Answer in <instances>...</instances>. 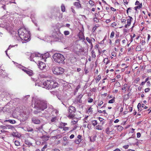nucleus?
I'll list each match as a JSON object with an SVG mask.
<instances>
[{
	"instance_id": "37",
	"label": "nucleus",
	"mask_w": 151,
	"mask_h": 151,
	"mask_svg": "<svg viewBox=\"0 0 151 151\" xmlns=\"http://www.w3.org/2000/svg\"><path fill=\"white\" fill-rule=\"evenodd\" d=\"M93 20L94 22L96 23H97L99 22V20L96 17H94L93 18Z\"/></svg>"
},
{
	"instance_id": "2",
	"label": "nucleus",
	"mask_w": 151,
	"mask_h": 151,
	"mask_svg": "<svg viewBox=\"0 0 151 151\" xmlns=\"http://www.w3.org/2000/svg\"><path fill=\"white\" fill-rule=\"evenodd\" d=\"M47 102L44 100L36 99L35 104V108L42 111L46 109L47 106Z\"/></svg>"
},
{
	"instance_id": "45",
	"label": "nucleus",
	"mask_w": 151,
	"mask_h": 151,
	"mask_svg": "<svg viewBox=\"0 0 151 151\" xmlns=\"http://www.w3.org/2000/svg\"><path fill=\"white\" fill-rule=\"evenodd\" d=\"M141 135V133L140 132H138L137 134V138H139Z\"/></svg>"
},
{
	"instance_id": "22",
	"label": "nucleus",
	"mask_w": 151,
	"mask_h": 151,
	"mask_svg": "<svg viewBox=\"0 0 151 151\" xmlns=\"http://www.w3.org/2000/svg\"><path fill=\"white\" fill-rule=\"evenodd\" d=\"M81 140L82 139H76L75 140L74 142L76 144H78L81 142Z\"/></svg>"
},
{
	"instance_id": "58",
	"label": "nucleus",
	"mask_w": 151,
	"mask_h": 151,
	"mask_svg": "<svg viewBox=\"0 0 151 151\" xmlns=\"http://www.w3.org/2000/svg\"><path fill=\"white\" fill-rule=\"evenodd\" d=\"M145 43V40H142V45H144Z\"/></svg>"
},
{
	"instance_id": "6",
	"label": "nucleus",
	"mask_w": 151,
	"mask_h": 151,
	"mask_svg": "<svg viewBox=\"0 0 151 151\" xmlns=\"http://www.w3.org/2000/svg\"><path fill=\"white\" fill-rule=\"evenodd\" d=\"M68 117L70 119H73L75 116V113L76 110L75 107L73 106H70L69 107L68 109Z\"/></svg>"
},
{
	"instance_id": "10",
	"label": "nucleus",
	"mask_w": 151,
	"mask_h": 151,
	"mask_svg": "<svg viewBox=\"0 0 151 151\" xmlns=\"http://www.w3.org/2000/svg\"><path fill=\"white\" fill-rule=\"evenodd\" d=\"M41 138L42 139V140L43 141H47L48 140L49 137L48 136L44 135L41 137Z\"/></svg>"
},
{
	"instance_id": "31",
	"label": "nucleus",
	"mask_w": 151,
	"mask_h": 151,
	"mask_svg": "<svg viewBox=\"0 0 151 151\" xmlns=\"http://www.w3.org/2000/svg\"><path fill=\"white\" fill-rule=\"evenodd\" d=\"M61 136L60 135L58 134L56 136H54L52 137L54 138L55 139H58V138H60L61 137Z\"/></svg>"
},
{
	"instance_id": "33",
	"label": "nucleus",
	"mask_w": 151,
	"mask_h": 151,
	"mask_svg": "<svg viewBox=\"0 0 151 151\" xmlns=\"http://www.w3.org/2000/svg\"><path fill=\"white\" fill-rule=\"evenodd\" d=\"M15 145L16 146H19L20 145L19 142L18 141H16L15 142Z\"/></svg>"
},
{
	"instance_id": "16",
	"label": "nucleus",
	"mask_w": 151,
	"mask_h": 151,
	"mask_svg": "<svg viewBox=\"0 0 151 151\" xmlns=\"http://www.w3.org/2000/svg\"><path fill=\"white\" fill-rule=\"evenodd\" d=\"M142 50L141 46L140 45H138L136 48V50L138 51H141Z\"/></svg>"
},
{
	"instance_id": "32",
	"label": "nucleus",
	"mask_w": 151,
	"mask_h": 151,
	"mask_svg": "<svg viewBox=\"0 0 151 151\" xmlns=\"http://www.w3.org/2000/svg\"><path fill=\"white\" fill-rule=\"evenodd\" d=\"M114 98L111 99V100H110L109 102V103H113L115 102V100H114Z\"/></svg>"
},
{
	"instance_id": "14",
	"label": "nucleus",
	"mask_w": 151,
	"mask_h": 151,
	"mask_svg": "<svg viewBox=\"0 0 151 151\" xmlns=\"http://www.w3.org/2000/svg\"><path fill=\"white\" fill-rule=\"evenodd\" d=\"M114 126L117 127V129L119 131H121L123 129V127L120 125L115 126Z\"/></svg>"
},
{
	"instance_id": "18",
	"label": "nucleus",
	"mask_w": 151,
	"mask_h": 151,
	"mask_svg": "<svg viewBox=\"0 0 151 151\" xmlns=\"http://www.w3.org/2000/svg\"><path fill=\"white\" fill-rule=\"evenodd\" d=\"M61 11L62 12H64L65 10V5L63 4H62L61 6Z\"/></svg>"
},
{
	"instance_id": "4",
	"label": "nucleus",
	"mask_w": 151,
	"mask_h": 151,
	"mask_svg": "<svg viewBox=\"0 0 151 151\" xmlns=\"http://www.w3.org/2000/svg\"><path fill=\"white\" fill-rule=\"evenodd\" d=\"M52 58L54 61L58 63H62L65 60L63 55L59 53L54 54L52 56Z\"/></svg>"
},
{
	"instance_id": "40",
	"label": "nucleus",
	"mask_w": 151,
	"mask_h": 151,
	"mask_svg": "<svg viewBox=\"0 0 151 151\" xmlns=\"http://www.w3.org/2000/svg\"><path fill=\"white\" fill-rule=\"evenodd\" d=\"M47 147V145H45L42 148V149L41 150L42 151H45V149Z\"/></svg>"
},
{
	"instance_id": "35",
	"label": "nucleus",
	"mask_w": 151,
	"mask_h": 151,
	"mask_svg": "<svg viewBox=\"0 0 151 151\" xmlns=\"http://www.w3.org/2000/svg\"><path fill=\"white\" fill-rule=\"evenodd\" d=\"M57 119V117H55L52 118L51 119V121L52 122H54Z\"/></svg>"
},
{
	"instance_id": "56",
	"label": "nucleus",
	"mask_w": 151,
	"mask_h": 151,
	"mask_svg": "<svg viewBox=\"0 0 151 151\" xmlns=\"http://www.w3.org/2000/svg\"><path fill=\"white\" fill-rule=\"evenodd\" d=\"M147 86H150L151 85L149 81L147 82Z\"/></svg>"
},
{
	"instance_id": "25",
	"label": "nucleus",
	"mask_w": 151,
	"mask_h": 151,
	"mask_svg": "<svg viewBox=\"0 0 151 151\" xmlns=\"http://www.w3.org/2000/svg\"><path fill=\"white\" fill-rule=\"evenodd\" d=\"M96 129H98V130H101L102 129V126L100 125H97L96 126Z\"/></svg>"
},
{
	"instance_id": "30",
	"label": "nucleus",
	"mask_w": 151,
	"mask_h": 151,
	"mask_svg": "<svg viewBox=\"0 0 151 151\" xmlns=\"http://www.w3.org/2000/svg\"><path fill=\"white\" fill-rule=\"evenodd\" d=\"M127 84H124L123 86L124 87H123L122 88V90H125V91H126V88L127 87Z\"/></svg>"
},
{
	"instance_id": "41",
	"label": "nucleus",
	"mask_w": 151,
	"mask_h": 151,
	"mask_svg": "<svg viewBox=\"0 0 151 151\" xmlns=\"http://www.w3.org/2000/svg\"><path fill=\"white\" fill-rule=\"evenodd\" d=\"M93 109L91 107H90L87 111V112H92L93 111Z\"/></svg>"
},
{
	"instance_id": "55",
	"label": "nucleus",
	"mask_w": 151,
	"mask_h": 151,
	"mask_svg": "<svg viewBox=\"0 0 151 151\" xmlns=\"http://www.w3.org/2000/svg\"><path fill=\"white\" fill-rule=\"evenodd\" d=\"M103 103V101H101L99 104H98L99 106H101L102 104Z\"/></svg>"
},
{
	"instance_id": "53",
	"label": "nucleus",
	"mask_w": 151,
	"mask_h": 151,
	"mask_svg": "<svg viewBox=\"0 0 151 151\" xmlns=\"http://www.w3.org/2000/svg\"><path fill=\"white\" fill-rule=\"evenodd\" d=\"M74 137V135L73 134H71L70 136V139H73V138Z\"/></svg>"
},
{
	"instance_id": "7",
	"label": "nucleus",
	"mask_w": 151,
	"mask_h": 151,
	"mask_svg": "<svg viewBox=\"0 0 151 151\" xmlns=\"http://www.w3.org/2000/svg\"><path fill=\"white\" fill-rule=\"evenodd\" d=\"M22 70L30 76H32L34 74L32 70L27 68H24V69H22Z\"/></svg>"
},
{
	"instance_id": "1",
	"label": "nucleus",
	"mask_w": 151,
	"mask_h": 151,
	"mask_svg": "<svg viewBox=\"0 0 151 151\" xmlns=\"http://www.w3.org/2000/svg\"><path fill=\"white\" fill-rule=\"evenodd\" d=\"M40 85L43 87L48 89L55 88L58 85L57 83L51 79L44 81L41 83Z\"/></svg>"
},
{
	"instance_id": "48",
	"label": "nucleus",
	"mask_w": 151,
	"mask_h": 151,
	"mask_svg": "<svg viewBox=\"0 0 151 151\" xmlns=\"http://www.w3.org/2000/svg\"><path fill=\"white\" fill-rule=\"evenodd\" d=\"M27 130L28 132H32L33 131V129L32 128H29V129H27Z\"/></svg>"
},
{
	"instance_id": "59",
	"label": "nucleus",
	"mask_w": 151,
	"mask_h": 151,
	"mask_svg": "<svg viewBox=\"0 0 151 151\" xmlns=\"http://www.w3.org/2000/svg\"><path fill=\"white\" fill-rule=\"evenodd\" d=\"M78 139H81V136L80 135H79L77 137Z\"/></svg>"
},
{
	"instance_id": "44",
	"label": "nucleus",
	"mask_w": 151,
	"mask_h": 151,
	"mask_svg": "<svg viewBox=\"0 0 151 151\" xmlns=\"http://www.w3.org/2000/svg\"><path fill=\"white\" fill-rule=\"evenodd\" d=\"M0 128L3 129H6V127L4 126L1 125L0 126Z\"/></svg>"
},
{
	"instance_id": "28",
	"label": "nucleus",
	"mask_w": 151,
	"mask_h": 151,
	"mask_svg": "<svg viewBox=\"0 0 151 151\" xmlns=\"http://www.w3.org/2000/svg\"><path fill=\"white\" fill-rule=\"evenodd\" d=\"M91 53H92V57L93 58L96 57V55H95V53L93 50L92 51Z\"/></svg>"
},
{
	"instance_id": "12",
	"label": "nucleus",
	"mask_w": 151,
	"mask_h": 151,
	"mask_svg": "<svg viewBox=\"0 0 151 151\" xmlns=\"http://www.w3.org/2000/svg\"><path fill=\"white\" fill-rule=\"evenodd\" d=\"M128 17L129 18L127 19V24H128V26H129L130 25L131 21L133 19V18L130 16H129Z\"/></svg>"
},
{
	"instance_id": "21",
	"label": "nucleus",
	"mask_w": 151,
	"mask_h": 151,
	"mask_svg": "<svg viewBox=\"0 0 151 151\" xmlns=\"http://www.w3.org/2000/svg\"><path fill=\"white\" fill-rule=\"evenodd\" d=\"M6 122H10V123L12 124H15L16 122L14 120L9 119V120H6Z\"/></svg>"
},
{
	"instance_id": "3",
	"label": "nucleus",
	"mask_w": 151,
	"mask_h": 151,
	"mask_svg": "<svg viewBox=\"0 0 151 151\" xmlns=\"http://www.w3.org/2000/svg\"><path fill=\"white\" fill-rule=\"evenodd\" d=\"M29 31L25 28H22L18 29V34L20 38L25 41L29 40Z\"/></svg>"
},
{
	"instance_id": "60",
	"label": "nucleus",
	"mask_w": 151,
	"mask_h": 151,
	"mask_svg": "<svg viewBox=\"0 0 151 151\" xmlns=\"http://www.w3.org/2000/svg\"><path fill=\"white\" fill-rule=\"evenodd\" d=\"M99 119L100 122H102L103 120V119L100 117H99Z\"/></svg>"
},
{
	"instance_id": "38",
	"label": "nucleus",
	"mask_w": 151,
	"mask_h": 151,
	"mask_svg": "<svg viewBox=\"0 0 151 151\" xmlns=\"http://www.w3.org/2000/svg\"><path fill=\"white\" fill-rule=\"evenodd\" d=\"M89 3L92 6H93L94 5V3L92 0H90L89 1Z\"/></svg>"
},
{
	"instance_id": "29",
	"label": "nucleus",
	"mask_w": 151,
	"mask_h": 151,
	"mask_svg": "<svg viewBox=\"0 0 151 151\" xmlns=\"http://www.w3.org/2000/svg\"><path fill=\"white\" fill-rule=\"evenodd\" d=\"M42 55L41 54L39 53H35V57H40Z\"/></svg>"
},
{
	"instance_id": "34",
	"label": "nucleus",
	"mask_w": 151,
	"mask_h": 151,
	"mask_svg": "<svg viewBox=\"0 0 151 151\" xmlns=\"http://www.w3.org/2000/svg\"><path fill=\"white\" fill-rule=\"evenodd\" d=\"M101 78V76L100 75H99L98 77L96 78V80L99 82Z\"/></svg>"
},
{
	"instance_id": "39",
	"label": "nucleus",
	"mask_w": 151,
	"mask_h": 151,
	"mask_svg": "<svg viewBox=\"0 0 151 151\" xmlns=\"http://www.w3.org/2000/svg\"><path fill=\"white\" fill-rule=\"evenodd\" d=\"M115 86H120V84L119 83V82H116L115 84Z\"/></svg>"
},
{
	"instance_id": "62",
	"label": "nucleus",
	"mask_w": 151,
	"mask_h": 151,
	"mask_svg": "<svg viewBox=\"0 0 151 151\" xmlns=\"http://www.w3.org/2000/svg\"><path fill=\"white\" fill-rule=\"evenodd\" d=\"M52 151H60V150L58 149H55L53 150Z\"/></svg>"
},
{
	"instance_id": "61",
	"label": "nucleus",
	"mask_w": 151,
	"mask_h": 151,
	"mask_svg": "<svg viewBox=\"0 0 151 151\" xmlns=\"http://www.w3.org/2000/svg\"><path fill=\"white\" fill-rule=\"evenodd\" d=\"M113 151H121V150L119 148H116Z\"/></svg>"
},
{
	"instance_id": "15",
	"label": "nucleus",
	"mask_w": 151,
	"mask_h": 151,
	"mask_svg": "<svg viewBox=\"0 0 151 151\" xmlns=\"http://www.w3.org/2000/svg\"><path fill=\"white\" fill-rule=\"evenodd\" d=\"M73 119L72 122L73 123V124H75L78 122V119H77L75 118V117Z\"/></svg>"
},
{
	"instance_id": "27",
	"label": "nucleus",
	"mask_w": 151,
	"mask_h": 151,
	"mask_svg": "<svg viewBox=\"0 0 151 151\" xmlns=\"http://www.w3.org/2000/svg\"><path fill=\"white\" fill-rule=\"evenodd\" d=\"M86 40L88 42V43L90 44H91L92 43V39H90L88 37H87L86 38Z\"/></svg>"
},
{
	"instance_id": "43",
	"label": "nucleus",
	"mask_w": 151,
	"mask_h": 151,
	"mask_svg": "<svg viewBox=\"0 0 151 151\" xmlns=\"http://www.w3.org/2000/svg\"><path fill=\"white\" fill-rule=\"evenodd\" d=\"M150 90V88H145V92L147 93L149 92Z\"/></svg>"
},
{
	"instance_id": "8",
	"label": "nucleus",
	"mask_w": 151,
	"mask_h": 151,
	"mask_svg": "<svg viewBox=\"0 0 151 151\" xmlns=\"http://www.w3.org/2000/svg\"><path fill=\"white\" fill-rule=\"evenodd\" d=\"M38 65L39 68L42 70H43L46 67L45 64L41 61H38Z\"/></svg>"
},
{
	"instance_id": "11",
	"label": "nucleus",
	"mask_w": 151,
	"mask_h": 151,
	"mask_svg": "<svg viewBox=\"0 0 151 151\" xmlns=\"http://www.w3.org/2000/svg\"><path fill=\"white\" fill-rule=\"evenodd\" d=\"M82 96L83 95L82 94H80L78 96L76 99L77 102H79L80 103H81L82 101L81 100V99Z\"/></svg>"
},
{
	"instance_id": "13",
	"label": "nucleus",
	"mask_w": 151,
	"mask_h": 151,
	"mask_svg": "<svg viewBox=\"0 0 151 151\" xmlns=\"http://www.w3.org/2000/svg\"><path fill=\"white\" fill-rule=\"evenodd\" d=\"M74 5L78 9L81 7V4L78 2H75L74 3Z\"/></svg>"
},
{
	"instance_id": "51",
	"label": "nucleus",
	"mask_w": 151,
	"mask_h": 151,
	"mask_svg": "<svg viewBox=\"0 0 151 151\" xmlns=\"http://www.w3.org/2000/svg\"><path fill=\"white\" fill-rule=\"evenodd\" d=\"M120 40L119 39H116V40L115 41V43H117L118 42H119V41H120Z\"/></svg>"
},
{
	"instance_id": "17",
	"label": "nucleus",
	"mask_w": 151,
	"mask_h": 151,
	"mask_svg": "<svg viewBox=\"0 0 151 151\" xmlns=\"http://www.w3.org/2000/svg\"><path fill=\"white\" fill-rule=\"evenodd\" d=\"M103 61L104 63H105L106 64H107L109 62L110 60H108V58H106L104 59Z\"/></svg>"
},
{
	"instance_id": "24",
	"label": "nucleus",
	"mask_w": 151,
	"mask_h": 151,
	"mask_svg": "<svg viewBox=\"0 0 151 151\" xmlns=\"http://www.w3.org/2000/svg\"><path fill=\"white\" fill-rule=\"evenodd\" d=\"M25 143L26 144L28 145H32V144L27 140H25Z\"/></svg>"
},
{
	"instance_id": "23",
	"label": "nucleus",
	"mask_w": 151,
	"mask_h": 151,
	"mask_svg": "<svg viewBox=\"0 0 151 151\" xmlns=\"http://www.w3.org/2000/svg\"><path fill=\"white\" fill-rule=\"evenodd\" d=\"M111 131H110V128L109 127L107 128L106 130V132L108 134H110Z\"/></svg>"
},
{
	"instance_id": "57",
	"label": "nucleus",
	"mask_w": 151,
	"mask_h": 151,
	"mask_svg": "<svg viewBox=\"0 0 151 151\" xmlns=\"http://www.w3.org/2000/svg\"><path fill=\"white\" fill-rule=\"evenodd\" d=\"M40 111H34V114H37L38 113H39V112H40Z\"/></svg>"
},
{
	"instance_id": "42",
	"label": "nucleus",
	"mask_w": 151,
	"mask_h": 151,
	"mask_svg": "<svg viewBox=\"0 0 151 151\" xmlns=\"http://www.w3.org/2000/svg\"><path fill=\"white\" fill-rule=\"evenodd\" d=\"M114 32L113 31H112L111 33L110 36V37L111 38H112L114 36Z\"/></svg>"
},
{
	"instance_id": "50",
	"label": "nucleus",
	"mask_w": 151,
	"mask_h": 151,
	"mask_svg": "<svg viewBox=\"0 0 151 151\" xmlns=\"http://www.w3.org/2000/svg\"><path fill=\"white\" fill-rule=\"evenodd\" d=\"M140 4L139 2L137 1L135 3V5H138L139 6Z\"/></svg>"
},
{
	"instance_id": "49",
	"label": "nucleus",
	"mask_w": 151,
	"mask_h": 151,
	"mask_svg": "<svg viewBox=\"0 0 151 151\" xmlns=\"http://www.w3.org/2000/svg\"><path fill=\"white\" fill-rule=\"evenodd\" d=\"M7 127L9 129H12V128H14V127L12 126V125H9L7 126Z\"/></svg>"
},
{
	"instance_id": "9",
	"label": "nucleus",
	"mask_w": 151,
	"mask_h": 151,
	"mask_svg": "<svg viewBox=\"0 0 151 151\" xmlns=\"http://www.w3.org/2000/svg\"><path fill=\"white\" fill-rule=\"evenodd\" d=\"M32 122L35 124H39L40 123V121L36 117H33L32 119Z\"/></svg>"
},
{
	"instance_id": "52",
	"label": "nucleus",
	"mask_w": 151,
	"mask_h": 151,
	"mask_svg": "<svg viewBox=\"0 0 151 151\" xmlns=\"http://www.w3.org/2000/svg\"><path fill=\"white\" fill-rule=\"evenodd\" d=\"M141 106V104L140 103H138V104L137 105V108L138 109V111H139V108Z\"/></svg>"
},
{
	"instance_id": "20",
	"label": "nucleus",
	"mask_w": 151,
	"mask_h": 151,
	"mask_svg": "<svg viewBox=\"0 0 151 151\" xmlns=\"http://www.w3.org/2000/svg\"><path fill=\"white\" fill-rule=\"evenodd\" d=\"M35 56V53L31 54V55L30 57V59L31 61H34L33 60V58H34Z\"/></svg>"
},
{
	"instance_id": "47",
	"label": "nucleus",
	"mask_w": 151,
	"mask_h": 151,
	"mask_svg": "<svg viewBox=\"0 0 151 151\" xmlns=\"http://www.w3.org/2000/svg\"><path fill=\"white\" fill-rule=\"evenodd\" d=\"M93 100L92 99H89L88 100V102L89 103H91L93 102Z\"/></svg>"
},
{
	"instance_id": "5",
	"label": "nucleus",
	"mask_w": 151,
	"mask_h": 151,
	"mask_svg": "<svg viewBox=\"0 0 151 151\" xmlns=\"http://www.w3.org/2000/svg\"><path fill=\"white\" fill-rule=\"evenodd\" d=\"M52 70L54 74L57 75L62 74L64 71V70L63 68L57 66L53 67Z\"/></svg>"
},
{
	"instance_id": "19",
	"label": "nucleus",
	"mask_w": 151,
	"mask_h": 151,
	"mask_svg": "<svg viewBox=\"0 0 151 151\" xmlns=\"http://www.w3.org/2000/svg\"><path fill=\"white\" fill-rule=\"evenodd\" d=\"M142 3H141L140 4H139V6H136L134 7V9L137 11V9H139L140 8H141L142 7Z\"/></svg>"
},
{
	"instance_id": "26",
	"label": "nucleus",
	"mask_w": 151,
	"mask_h": 151,
	"mask_svg": "<svg viewBox=\"0 0 151 151\" xmlns=\"http://www.w3.org/2000/svg\"><path fill=\"white\" fill-rule=\"evenodd\" d=\"M97 124V122L96 120H93L92 121V124L94 126L96 125Z\"/></svg>"
},
{
	"instance_id": "64",
	"label": "nucleus",
	"mask_w": 151,
	"mask_h": 151,
	"mask_svg": "<svg viewBox=\"0 0 151 151\" xmlns=\"http://www.w3.org/2000/svg\"><path fill=\"white\" fill-rule=\"evenodd\" d=\"M71 10H72V12H73V13H75V11L72 7L71 8Z\"/></svg>"
},
{
	"instance_id": "36",
	"label": "nucleus",
	"mask_w": 151,
	"mask_h": 151,
	"mask_svg": "<svg viewBox=\"0 0 151 151\" xmlns=\"http://www.w3.org/2000/svg\"><path fill=\"white\" fill-rule=\"evenodd\" d=\"M64 34L65 35H67L69 34L70 32L68 31H65L64 32Z\"/></svg>"
},
{
	"instance_id": "63",
	"label": "nucleus",
	"mask_w": 151,
	"mask_h": 151,
	"mask_svg": "<svg viewBox=\"0 0 151 151\" xmlns=\"http://www.w3.org/2000/svg\"><path fill=\"white\" fill-rule=\"evenodd\" d=\"M119 120L118 119H116L114 121V123H117L119 122Z\"/></svg>"
},
{
	"instance_id": "46",
	"label": "nucleus",
	"mask_w": 151,
	"mask_h": 151,
	"mask_svg": "<svg viewBox=\"0 0 151 151\" xmlns=\"http://www.w3.org/2000/svg\"><path fill=\"white\" fill-rule=\"evenodd\" d=\"M129 147V145H124L123 146V147L125 149H127L128 148V147Z\"/></svg>"
},
{
	"instance_id": "54",
	"label": "nucleus",
	"mask_w": 151,
	"mask_h": 151,
	"mask_svg": "<svg viewBox=\"0 0 151 151\" xmlns=\"http://www.w3.org/2000/svg\"><path fill=\"white\" fill-rule=\"evenodd\" d=\"M121 22L123 23H125L126 22V19H121Z\"/></svg>"
}]
</instances>
